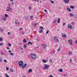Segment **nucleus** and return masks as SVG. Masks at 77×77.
Wrapping results in <instances>:
<instances>
[{"instance_id": "f257e3e1", "label": "nucleus", "mask_w": 77, "mask_h": 77, "mask_svg": "<svg viewBox=\"0 0 77 77\" xmlns=\"http://www.w3.org/2000/svg\"><path fill=\"white\" fill-rule=\"evenodd\" d=\"M19 65L20 66H23L24 65V63L23 62L20 61L19 62Z\"/></svg>"}, {"instance_id": "f03ea898", "label": "nucleus", "mask_w": 77, "mask_h": 77, "mask_svg": "<svg viewBox=\"0 0 77 77\" xmlns=\"http://www.w3.org/2000/svg\"><path fill=\"white\" fill-rule=\"evenodd\" d=\"M54 38L55 41L57 43H58V42H59V40L58 39V38H57V37L55 36Z\"/></svg>"}, {"instance_id": "7ed1b4c3", "label": "nucleus", "mask_w": 77, "mask_h": 77, "mask_svg": "<svg viewBox=\"0 0 77 77\" xmlns=\"http://www.w3.org/2000/svg\"><path fill=\"white\" fill-rule=\"evenodd\" d=\"M30 56L32 58H36V55L34 54H31Z\"/></svg>"}, {"instance_id": "20e7f679", "label": "nucleus", "mask_w": 77, "mask_h": 77, "mask_svg": "<svg viewBox=\"0 0 77 77\" xmlns=\"http://www.w3.org/2000/svg\"><path fill=\"white\" fill-rule=\"evenodd\" d=\"M68 27L70 29H74L73 26H72L70 24H68Z\"/></svg>"}, {"instance_id": "39448f33", "label": "nucleus", "mask_w": 77, "mask_h": 77, "mask_svg": "<svg viewBox=\"0 0 77 77\" xmlns=\"http://www.w3.org/2000/svg\"><path fill=\"white\" fill-rule=\"evenodd\" d=\"M45 66L43 67L44 69H47L48 68H49V66L47 65V64H45Z\"/></svg>"}, {"instance_id": "423d86ee", "label": "nucleus", "mask_w": 77, "mask_h": 77, "mask_svg": "<svg viewBox=\"0 0 77 77\" xmlns=\"http://www.w3.org/2000/svg\"><path fill=\"white\" fill-rule=\"evenodd\" d=\"M68 42H69V44H70L71 45H72V40L71 39H69L68 41Z\"/></svg>"}, {"instance_id": "0eeeda50", "label": "nucleus", "mask_w": 77, "mask_h": 77, "mask_svg": "<svg viewBox=\"0 0 77 77\" xmlns=\"http://www.w3.org/2000/svg\"><path fill=\"white\" fill-rule=\"evenodd\" d=\"M65 3H68L69 2V0H63Z\"/></svg>"}, {"instance_id": "6e6552de", "label": "nucleus", "mask_w": 77, "mask_h": 77, "mask_svg": "<svg viewBox=\"0 0 77 77\" xmlns=\"http://www.w3.org/2000/svg\"><path fill=\"white\" fill-rule=\"evenodd\" d=\"M42 45L43 47L44 48H45L46 47H47V45L45 44H42Z\"/></svg>"}, {"instance_id": "1a4fd4ad", "label": "nucleus", "mask_w": 77, "mask_h": 77, "mask_svg": "<svg viewBox=\"0 0 77 77\" xmlns=\"http://www.w3.org/2000/svg\"><path fill=\"white\" fill-rule=\"evenodd\" d=\"M27 63H25L23 67L22 68V69H23V68H26V66H27Z\"/></svg>"}, {"instance_id": "9d476101", "label": "nucleus", "mask_w": 77, "mask_h": 77, "mask_svg": "<svg viewBox=\"0 0 77 77\" xmlns=\"http://www.w3.org/2000/svg\"><path fill=\"white\" fill-rule=\"evenodd\" d=\"M24 18L25 20H29V17L27 16H25Z\"/></svg>"}, {"instance_id": "9b49d317", "label": "nucleus", "mask_w": 77, "mask_h": 77, "mask_svg": "<svg viewBox=\"0 0 77 77\" xmlns=\"http://www.w3.org/2000/svg\"><path fill=\"white\" fill-rule=\"evenodd\" d=\"M32 72V69H29L28 70V73H29Z\"/></svg>"}, {"instance_id": "f8f14e48", "label": "nucleus", "mask_w": 77, "mask_h": 77, "mask_svg": "<svg viewBox=\"0 0 77 77\" xmlns=\"http://www.w3.org/2000/svg\"><path fill=\"white\" fill-rule=\"evenodd\" d=\"M62 37H64V38H65L66 37V35H65V34H62Z\"/></svg>"}, {"instance_id": "ddd939ff", "label": "nucleus", "mask_w": 77, "mask_h": 77, "mask_svg": "<svg viewBox=\"0 0 77 77\" xmlns=\"http://www.w3.org/2000/svg\"><path fill=\"white\" fill-rule=\"evenodd\" d=\"M67 10L69 12H71V10L69 8H67Z\"/></svg>"}, {"instance_id": "4468645a", "label": "nucleus", "mask_w": 77, "mask_h": 77, "mask_svg": "<svg viewBox=\"0 0 77 77\" xmlns=\"http://www.w3.org/2000/svg\"><path fill=\"white\" fill-rule=\"evenodd\" d=\"M60 18H58V20H57V23L58 24H59V23H60Z\"/></svg>"}, {"instance_id": "2eb2a0df", "label": "nucleus", "mask_w": 77, "mask_h": 77, "mask_svg": "<svg viewBox=\"0 0 77 77\" xmlns=\"http://www.w3.org/2000/svg\"><path fill=\"white\" fill-rule=\"evenodd\" d=\"M58 71L60 72H62V71H63V70H62V69H59Z\"/></svg>"}, {"instance_id": "dca6fc26", "label": "nucleus", "mask_w": 77, "mask_h": 77, "mask_svg": "<svg viewBox=\"0 0 77 77\" xmlns=\"http://www.w3.org/2000/svg\"><path fill=\"white\" fill-rule=\"evenodd\" d=\"M2 20H3V21H5V20H6V17H2Z\"/></svg>"}, {"instance_id": "f3484780", "label": "nucleus", "mask_w": 77, "mask_h": 77, "mask_svg": "<svg viewBox=\"0 0 77 77\" xmlns=\"http://www.w3.org/2000/svg\"><path fill=\"white\" fill-rule=\"evenodd\" d=\"M70 8L71 9H74V8H75V7H74L72 6H70Z\"/></svg>"}, {"instance_id": "a211bd4d", "label": "nucleus", "mask_w": 77, "mask_h": 77, "mask_svg": "<svg viewBox=\"0 0 77 77\" xmlns=\"http://www.w3.org/2000/svg\"><path fill=\"white\" fill-rule=\"evenodd\" d=\"M42 61L44 63H46L47 62V61L45 60H43Z\"/></svg>"}, {"instance_id": "6ab92c4d", "label": "nucleus", "mask_w": 77, "mask_h": 77, "mask_svg": "<svg viewBox=\"0 0 77 77\" xmlns=\"http://www.w3.org/2000/svg\"><path fill=\"white\" fill-rule=\"evenodd\" d=\"M0 30L1 32H3V29H2V28H0Z\"/></svg>"}, {"instance_id": "aec40b11", "label": "nucleus", "mask_w": 77, "mask_h": 77, "mask_svg": "<svg viewBox=\"0 0 77 77\" xmlns=\"http://www.w3.org/2000/svg\"><path fill=\"white\" fill-rule=\"evenodd\" d=\"M73 15L72 14V13H70V17H72L73 16Z\"/></svg>"}, {"instance_id": "412c9836", "label": "nucleus", "mask_w": 77, "mask_h": 77, "mask_svg": "<svg viewBox=\"0 0 77 77\" xmlns=\"http://www.w3.org/2000/svg\"><path fill=\"white\" fill-rule=\"evenodd\" d=\"M5 17H6V18H7V17H8V15L6 14H5Z\"/></svg>"}, {"instance_id": "4be33fe9", "label": "nucleus", "mask_w": 77, "mask_h": 77, "mask_svg": "<svg viewBox=\"0 0 77 77\" xmlns=\"http://www.w3.org/2000/svg\"><path fill=\"white\" fill-rule=\"evenodd\" d=\"M40 29H42L43 30V29H44V28H43V27L42 26H40Z\"/></svg>"}, {"instance_id": "5701e85b", "label": "nucleus", "mask_w": 77, "mask_h": 77, "mask_svg": "<svg viewBox=\"0 0 77 77\" xmlns=\"http://www.w3.org/2000/svg\"><path fill=\"white\" fill-rule=\"evenodd\" d=\"M8 9H9L10 10H12V8H11V7H8Z\"/></svg>"}, {"instance_id": "b1692460", "label": "nucleus", "mask_w": 77, "mask_h": 77, "mask_svg": "<svg viewBox=\"0 0 77 77\" xmlns=\"http://www.w3.org/2000/svg\"><path fill=\"white\" fill-rule=\"evenodd\" d=\"M28 44H31V45H32L33 44V43L32 42H28Z\"/></svg>"}, {"instance_id": "393cba45", "label": "nucleus", "mask_w": 77, "mask_h": 77, "mask_svg": "<svg viewBox=\"0 0 77 77\" xmlns=\"http://www.w3.org/2000/svg\"><path fill=\"white\" fill-rule=\"evenodd\" d=\"M23 41L24 42H27V41H26V40L25 39H23Z\"/></svg>"}, {"instance_id": "a878e982", "label": "nucleus", "mask_w": 77, "mask_h": 77, "mask_svg": "<svg viewBox=\"0 0 77 77\" xmlns=\"http://www.w3.org/2000/svg\"><path fill=\"white\" fill-rule=\"evenodd\" d=\"M57 21H56V20H54L53 21V23H56Z\"/></svg>"}, {"instance_id": "bb28decb", "label": "nucleus", "mask_w": 77, "mask_h": 77, "mask_svg": "<svg viewBox=\"0 0 77 77\" xmlns=\"http://www.w3.org/2000/svg\"><path fill=\"white\" fill-rule=\"evenodd\" d=\"M0 41H3V38L0 37Z\"/></svg>"}, {"instance_id": "cd10ccee", "label": "nucleus", "mask_w": 77, "mask_h": 77, "mask_svg": "<svg viewBox=\"0 0 77 77\" xmlns=\"http://www.w3.org/2000/svg\"><path fill=\"white\" fill-rule=\"evenodd\" d=\"M43 32V31H42V30H41L39 32V33H41L42 32Z\"/></svg>"}, {"instance_id": "c85d7f7f", "label": "nucleus", "mask_w": 77, "mask_h": 77, "mask_svg": "<svg viewBox=\"0 0 77 77\" xmlns=\"http://www.w3.org/2000/svg\"><path fill=\"white\" fill-rule=\"evenodd\" d=\"M24 48H26V45H24Z\"/></svg>"}, {"instance_id": "c756f323", "label": "nucleus", "mask_w": 77, "mask_h": 77, "mask_svg": "<svg viewBox=\"0 0 77 77\" xmlns=\"http://www.w3.org/2000/svg\"><path fill=\"white\" fill-rule=\"evenodd\" d=\"M10 72H13V69H10Z\"/></svg>"}, {"instance_id": "7c9ffc66", "label": "nucleus", "mask_w": 77, "mask_h": 77, "mask_svg": "<svg viewBox=\"0 0 77 77\" xmlns=\"http://www.w3.org/2000/svg\"><path fill=\"white\" fill-rule=\"evenodd\" d=\"M34 1L35 2H38L39 1V0H34Z\"/></svg>"}, {"instance_id": "2f4dec72", "label": "nucleus", "mask_w": 77, "mask_h": 77, "mask_svg": "<svg viewBox=\"0 0 77 77\" xmlns=\"http://www.w3.org/2000/svg\"><path fill=\"white\" fill-rule=\"evenodd\" d=\"M3 45V43H0V45Z\"/></svg>"}, {"instance_id": "473e14b6", "label": "nucleus", "mask_w": 77, "mask_h": 77, "mask_svg": "<svg viewBox=\"0 0 77 77\" xmlns=\"http://www.w3.org/2000/svg\"><path fill=\"white\" fill-rule=\"evenodd\" d=\"M49 62H52V60H51V59H50L49 60Z\"/></svg>"}, {"instance_id": "72a5a7b5", "label": "nucleus", "mask_w": 77, "mask_h": 77, "mask_svg": "<svg viewBox=\"0 0 77 77\" xmlns=\"http://www.w3.org/2000/svg\"><path fill=\"white\" fill-rule=\"evenodd\" d=\"M8 46H11V43H9L8 44Z\"/></svg>"}, {"instance_id": "f704fd0d", "label": "nucleus", "mask_w": 77, "mask_h": 77, "mask_svg": "<svg viewBox=\"0 0 77 77\" xmlns=\"http://www.w3.org/2000/svg\"><path fill=\"white\" fill-rule=\"evenodd\" d=\"M8 35H11V33H10V32H8L7 33Z\"/></svg>"}, {"instance_id": "c9c22d12", "label": "nucleus", "mask_w": 77, "mask_h": 77, "mask_svg": "<svg viewBox=\"0 0 77 77\" xmlns=\"http://www.w3.org/2000/svg\"><path fill=\"white\" fill-rule=\"evenodd\" d=\"M69 54H72V52H69Z\"/></svg>"}, {"instance_id": "e433bc0d", "label": "nucleus", "mask_w": 77, "mask_h": 77, "mask_svg": "<svg viewBox=\"0 0 77 77\" xmlns=\"http://www.w3.org/2000/svg\"><path fill=\"white\" fill-rule=\"evenodd\" d=\"M4 62H7V61L6 60H4Z\"/></svg>"}, {"instance_id": "4c0bfd02", "label": "nucleus", "mask_w": 77, "mask_h": 77, "mask_svg": "<svg viewBox=\"0 0 77 77\" xmlns=\"http://www.w3.org/2000/svg\"><path fill=\"white\" fill-rule=\"evenodd\" d=\"M33 18V16L32 15L30 16V18Z\"/></svg>"}, {"instance_id": "58836bf2", "label": "nucleus", "mask_w": 77, "mask_h": 77, "mask_svg": "<svg viewBox=\"0 0 77 77\" xmlns=\"http://www.w3.org/2000/svg\"><path fill=\"white\" fill-rule=\"evenodd\" d=\"M51 3H53V4L54 3V2H53V1H51Z\"/></svg>"}, {"instance_id": "ea45409f", "label": "nucleus", "mask_w": 77, "mask_h": 77, "mask_svg": "<svg viewBox=\"0 0 77 77\" xmlns=\"http://www.w3.org/2000/svg\"><path fill=\"white\" fill-rule=\"evenodd\" d=\"M1 54L2 55H3V54H4L3 52H1Z\"/></svg>"}, {"instance_id": "a19ab883", "label": "nucleus", "mask_w": 77, "mask_h": 77, "mask_svg": "<svg viewBox=\"0 0 77 77\" xmlns=\"http://www.w3.org/2000/svg\"><path fill=\"white\" fill-rule=\"evenodd\" d=\"M22 77H26V76L25 75H23Z\"/></svg>"}, {"instance_id": "79ce46f5", "label": "nucleus", "mask_w": 77, "mask_h": 77, "mask_svg": "<svg viewBox=\"0 0 77 77\" xmlns=\"http://www.w3.org/2000/svg\"><path fill=\"white\" fill-rule=\"evenodd\" d=\"M6 70H9V68H8V67H7L6 68Z\"/></svg>"}, {"instance_id": "37998d69", "label": "nucleus", "mask_w": 77, "mask_h": 77, "mask_svg": "<svg viewBox=\"0 0 77 77\" xmlns=\"http://www.w3.org/2000/svg\"><path fill=\"white\" fill-rule=\"evenodd\" d=\"M44 11L45 12H47V11L46 10H44Z\"/></svg>"}, {"instance_id": "c03bdc74", "label": "nucleus", "mask_w": 77, "mask_h": 77, "mask_svg": "<svg viewBox=\"0 0 77 77\" xmlns=\"http://www.w3.org/2000/svg\"><path fill=\"white\" fill-rule=\"evenodd\" d=\"M22 33L23 35H24V32H22Z\"/></svg>"}, {"instance_id": "a18cd8bd", "label": "nucleus", "mask_w": 77, "mask_h": 77, "mask_svg": "<svg viewBox=\"0 0 77 77\" xmlns=\"http://www.w3.org/2000/svg\"><path fill=\"white\" fill-rule=\"evenodd\" d=\"M15 23L16 24H17L18 23V22H15Z\"/></svg>"}, {"instance_id": "49530a36", "label": "nucleus", "mask_w": 77, "mask_h": 77, "mask_svg": "<svg viewBox=\"0 0 77 77\" xmlns=\"http://www.w3.org/2000/svg\"><path fill=\"white\" fill-rule=\"evenodd\" d=\"M32 9V8H31L30 7H29V9Z\"/></svg>"}, {"instance_id": "de8ad7c7", "label": "nucleus", "mask_w": 77, "mask_h": 77, "mask_svg": "<svg viewBox=\"0 0 77 77\" xmlns=\"http://www.w3.org/2000/svg\"><path fill=\"white\" fill-rule=\"evenodd\" d=\"M0 61H2V58H0Z\"/></svg>"}, {"instance_id": "09e8293b", "label": "nucleus", "mask_w": 77, "mask_h": 77, "mask_svg": "<svg viewBox=\"0 0 77 77\" xmlns=\"http://www.w3.org/2000/svg\"><path fill=\"white\" fill-rule=\"evenodd\" d=\"M23 28H22L20 29V30H23Z\"/></svg>"}, {"instance_id": "8fccbe9b", "label": "nucleus", "mask_w": 77, "mask_h": 77, "mask_svg": "<svg viewBox=\"0 0 77 77\" xmlns=\"http://www.w3.org/2000/svg\"><path fill=\"white\" fill-rule=\"evenodd\" d=\"M46 34H48V31H47L46 32Z\"/></svg>"}, {"instance_id": "3c124183", "label": "nucleus", "mask_w": 77, "mask_h": 77, "mask_svg": "<svg viewBox=\"0 0 77 77\" xmlns=\"http://www.w3.org/2000/svg\"><path fill=\"white\" fill-rule=\"evenodd\" d=\"M6 11H10V10H8V9H7L6 10Z\"/></svg>"}, {"instance_id": "603ef678", "label": "nucleus", "mask_w": 77, "mask_h": 77, "mask_svg": "<svg viewBox=\"0 0 77 77\" xmlns=\"http://www.w3.org/2000/svg\"><path fill=\"white\" fill-rule=\"evenodd\" d=\"M10 54H11V55H13V53H10Z\"/></svg>"}, {"instance_id": "864d4df0", "label": "nucleus", "mask_w": 77, "mask_h": 77, "mask_svg": "<svg viewBox=\"0 0 77 77\" xmlns=\"http://www.w3.org/2000/svg\"><path fill=\"white\" fill-rule=\"evenodd\" d=\"M32 59L33 60H35L36 59V58H33Z\"/></svg>"}, {"instance_id": "5fc2aeb1", "label": "nucleus", "mask_w": 77, "mask_h": 77, "mask_svg": "<svg viewBox=\"0 0 77 77\" xmlns=\"http://www.w3.org/2000/svg\"><path fill=\"white\" fill-rule=\"evenodd\" d=\"M8 52L9 53H11V51H9Z\"/></svg>"}, {"instance_id": "6e6d98bb", "label": "nucleus", "mask_w": 77, "mask_h": 77, "mask_svg": "<svg viewBox=\"0 0 77 77\" xmlns=\"http://www.w3.org/2000/svg\"><path fill=\"white\" fill-rule=\"evenodd\" d=\"M70 62H72V60H71V59H70Z\"/></svg>"}, {"instance_id": "4d7b16f0", "label": "nucleus", "mask_w": 77, "mask_h": 77, "mask_svg": "<svg viewBox=\"0 0 77 77\" xmlns=\"http://www.w3.org/2000/svg\"><path fill=\"white\" fill-rule=\"evenodd\" d=\"M10 1H11V2H13L14 0H10Z\"/></svg>"}, {"instance_id": "13d9d810", "label": "nucleus", "mask_w": 77, "mask_h": 77, "mask_svg": "<svg viewBox=\"0 0 77 77\" xmlns=\"http://www.w3.org/2000/svg\"><path fill=\"white\" fill-rule=\"evenodd\" d=\"M6 48H7V49H8V50H9V48L8 47H7Z\"/></svg>"}, {"instance_id": "bf43d9fd", "label": "nucleus", "mask_w": 77, "mask_h": 77, "mask_svg": "<svg viewBox=\"0 0 77 77\" xmlns=\"http://www.w3.org/2000/svg\"><path fill=\"white\" fill-rule=\"evenodd\" d=\"M8 6H11V4H8Z\"/></svg>"}, {"instance_id": "052dcab7", "label": "nucleus", "mask_w": 77, "mask_h": 77, "mask_svg": "<svg viewBox=\"0 0 77 77\" xmlns=\"http://www.w3.org/2000/svg\"><path fill=\"white\" fill-rule=\"evenodd\" d=\"M65 23H64L63 24V26H65Z\"/></svg>"}, {"instance_id": "680f3d73", "label": "nucleus", "mask_w": 77, "mask_h": 77, "mask_svg": "<svg viewBox=\"0 0 77 77\" xmlns=\"http://www.w3.org/2000/svg\"><path fill=\"white\" fill-rule=\"evenodd\" d=\"M58 51H60V49H58Z\"/></svg>"}, {"instance_id": "e2e57ef3", "label": "nucleus", "mask_w": 77, "mask_h": 77, "mask_svg": "<svg viewBox=\"0 0 77 77\" xmlns=\"http://www.w3.org/2000/svg\"><path fill=\"white\" fill-rule=\"evenodd\" d=\"M12 5H14V3L12 2Z\"/></svg>"}, {"instance_id": "0e129e2a", "label": "nucleus", "mask_w": 77, "mask_h": 77, "mask_svg": "<svg viewBox=\"0 0 77 77\" xmlns=\"http://www.w3.org/2000/svg\"><path fill=\"white\" fill-rule=\"evenodd\" d=\"M36 24H37V23H35V26H36Z\"/></svg>"}, {"instance_id": "69168bd1", "label": "nucleus", "mask_w": 77, "mask_h": 77, "mask_svg": "<svg viewBox=\"0 0 77 77\" xmlns=\"http://www.w3.org/2000/svg\"><path fill=\"white\" fill-rule=\"evenodd\" d=\"M18 24H20V23L19 22L18 23Z\"/></svg>"}, {"instance_id": "338daca9", "label": "nucleus", "mask_w": 77, "mask_h": 77, "mask_svg": "<svg viewBox=\"0 0 77 77\" xmlns=\"http://www.w3.org/2000/svg\"><path fill=\"white\" fill-rule=\"evenodd\" d=\"M38 41H39V39H38Z\"/></svg>"}, {"instance_id": "774afa93", "label": "nucleus", "mask_w": 77, "mask_h": 77, "mask_svg": "<svg viewBox=\"0 0 77 77\" xmlns=\"http://www.w3.org/2000/svg\"><path fill=\"white\" fill-rule=\"evenodd\" d=\"M0 77H2V76H0Z\"/></svg>"}]
</instances>
